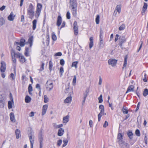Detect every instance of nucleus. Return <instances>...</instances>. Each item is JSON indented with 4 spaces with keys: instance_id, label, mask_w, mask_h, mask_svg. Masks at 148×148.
<instances>
[{
    "instance_id": "obj_1",
    "label": "nucleus",
    "mask_w": 148,
    "mask_h": 148,
    "mask_svg": "<svg viewBox=\"0 0 148 148\" xmlns=\"http://www.w3.org/2000/svg\"><path fill=\"white\" fill-rule=\"evenodd\" d=\"M27 12L28 14L29 15V17L32 18L34 16V7L32 3L29 4Z\"/></svg>"
},
{
    "instance_id": "obj_2",
    "label": "nucleus",
    "mask_w": 148,
    "mask_h": 148,
    "mask_svg": "<svg viewBox=\"0 0 148 148\" xmlns=\"http://www.w3.org/2000/svg\"><path fill=\"white\" fill-rule=\"evenodd\" d=\"M42 8V5L38 3L37 5L36 10L35 14V17L38 18L40 15Z\"/></svg>"
},
{
    "instance_id": "obj_3",
    "label": "nucleus",
    "mask_w": 148,
    "mask_h": 148,
    "mask_svg": "<svg viewBox=\"0 0 148 148\" xmlns=\"http://www.w3.org/2000/svg\"><path fill=\"white\" fill-rule=\"evenodd\" d=\"M45 86L47 90L50 91L53 89V85L51 81L48 80Z\"/></svg>"
},
{
    "instance_id": "obj_4",
    "label": "nucleus",
    "mask_w": 148,
    "mask_h": 148,
    "mask_svg": "<svg viewBox=\"0 0 148 148\" xmlns=\"http://www.w3.org/2000/svg\"><path fill=\"white\" fill-rule=\"evenodd\" d=\"M14 54L15 55L16 58H19L20 61L21 62L24 63L25 61L26 60L25 58L21 53H14Z\"/></svg>"
},
{
    "instance_id": "obj_5",
    "label": "nucleus",
    "mask_w": 148,
    "mask_h": 148,
    "mask_svg": "<svg viewBox=\"0 0 148 148\" xmlns=\"http://www.w3.org/2000/svg\"><path fill=\"white\" fill-rule=\"evenodd\" d=\"M73 29L74 34L75 35H77L78 33V29L77 22L76 21H74V22Z\"/></svg>"
},
{
    "instance_id": "obj_6",
    "label": "nucleus",
    "mask_w": 148,
    "mask_h": 148,
    "mask_svg": "<svg viewBox=\"0 0 148 148\" xmlns=\"http://www.w3.org/2000/svg\"><path fill=\"white\" fill-rule=\"evenodd\" d=\"M117 60L113 59H110L108 60V63L109 65H111L112 66L114 67L116 64Z\"/></svg>"
},
{
    "instance_id": "obj_7",
    "label": "nucleus",
    "mask_w": 148,
    "mask_h": 148,
    "mask_svg": "<svg viewBox=\"0 0 148 148\" xmlns=\"http://www.w3.org/2000/svg\"><path fill=\"white\" fill-rule=\"evenodd\" d=\"M1 66L0 68V70L1 72H4L6 70V64L4 61H1Z\"/></svg>"
},
{
    "instance_id": "obj_8",
    "label": "nucleus",
    "mask_w": 148,
    "mask_h": 148,
    "mask_svg": "<svg viewBox=\"0 0 148 148\" xmlns=\"http://www.w3.org/2000/svg\"><path fill=\"white\" fill-rule=\"evenodd\" d=\"M25 40L24 39H22L21 40L20 42H14L15 45H20L21 47H23L25 45Z\"/></svg>"
},
{
    "instance_id": "obj_9",
    "label": "nucleus",
    "mask_w": 148,
    "mask_h": 148,
    "mask_svg": "<svg viewBox=\"0 0 148 148\" xmlns=\"http://www.w3.org/2000/svg\"><path fill=\"white\" fill-rule=\"evenodd\" d=\"M121 6L120 5H118L116 6L114 12V14L116 15L117 13L118 12L119 14L121 12Z\"/></svg>"
},
{
    "instance_id": "obj_10",
    "label": "nucleus",
    "mask_w": 148,
    "mask_h": 148,
    "mask_svg": "<svg viewBox=\"0 0 148 148\" xmlns=\"http://www.w3.org/2000/svg\"><path fill=\"white\" fill-rule=\"evenodd\" d=\"M77 7H72L71 12L73 16L75 17L77 15Z\"/></svg>"
},
{
    "instance_id": "obj_11",
    "label": "nucleus",
    "mask_w": 148,
    "mask_h": 148,
    "mask_svg": "<svg viewBox=\"0 0 148 148\" xmlns=\"http://www.w3.org/2000/svg\"><path fill=\"white\" fill-rule=\"evenodd\" d=\"M29 140L31 144V148H33V145L34 142V136H32V135H29Z\"/></svg>"
},
{
    "instance_id": "obj_12",
    "label": "nucleus",
    "mask_w": 148,
    "mask_h": 148,
    "mask_svg": "<svg viewBox=\"0 0 148 148\" xmlns=\"http://www.w3.org/2000/svg\"><path fill=\"white\" fill-rule=\"evenodd\" d=\"M14 53H15L14 52H11V56L12 57V61L13 63V65L14 66H15L16 61L15 58V57H16V56L14 54Z\"/></svg>"
},
{
    "instance_id": "obj_13",
    "label": "nucleus",
    "mask_w": 148,
    "mask_h": 148,
    "mask_svg": "<svg viewBox=\"0 0 148 148\" xmlns=\"http://www.w3.org/2000/svg\"><path fill=\"white\" fill-rule=\"evenodd\" d=\"M119 45L121 46H122V44L125 41V37L124 36H121L119 38Z\"/></svg>"
},
{
    "instance_id": "obj_14",
    "label": "nucleus",
    "mask_w": 148,
    "mask_h": 148,
    "mask_svg": "<svg viewBox=\"0 0 148 148\" xmlns=\"http://www.w3.org/2000/svg\"><path fill=\"white\" fill-rule=\"evenodd\" d=\"M69 116L68 115L64 117L63 119V123L64 124H66V123L69 121Z\"/></svg>"
},
{
    "instance_id": "obj_15",
    "label": "nucleus",
    "mask_w": 148,
    "mask_h": 148,
    "mask_svg": "<svg viewBox=\"0 0 148 148\" xmlns=\"http://www.w3.org/2000/svg\"><path fill=\"white\" fill-rule=\"evenodd\" d=\"M62 21V18L60 15H59L58 16L57 18V25L58 27L60 26L61 24Z\"/></svg>"
},
{
    "instance_id": "obj_16",
    "label": "nucleus",
    "mask_w": 148,
    "mask_h": 148,
    "mask_svg": "<svg viewBox=\"0 0 148 148\" xmlns=\"http://www.w3.org/2000/svg\"><path fill=\"white\" fill-rule=\"evenodd\" d=\"M64 92L66 93H69L70 95H71L73 93L72 89L70 88L68 86L66 88Z\"/></svg>"
},
{
    "instance_id": "obj_17",
    "label": "nucleus",
    "mask_w": 148,
    "mask_h": 148,
    "mask_svg": "<svg viewBox=\"0 0 148 148\" xmlns=\"http://www.w3.org/2000/svg\"><path fill=\"white\" fill-rule=\"evenodd\" d=\"M43 133L41 132H40L38 135V139L40 143H43L44 139H43Z\"/></svg>"
},
{
    "instance_id": "obj_18",
    "label": "nucleus",
    "mask_w": 148,
    "mask_h": 148,
    "mask_svg": "<svg viewBox=\"0 0 148 148\" xmlns=\"http://www.w3.org/2000/svg\"><path fill=\"white\" fill-rule=\"evenodd\" d=\"M15 15L12 12L10 13V15L8 16V19L10 21H12L14 19Z\"/></svg>"
},
{
    "instance_id": "obj_19",
    "label": "nucleus",
    "mask_w": 148,
    "mask_h": 148,
    "mask_svg": "<svg viewBox=\"0 0 148 148\" xmlns=\"http://www.w3.org/2000/svg\"><path fill=\"white\" fill-rule=\"evenodd\" d=\"M70 5L71 7L77 6V3L76 0H70Z\"/></svg>"
},
{
    "instance_id": "obj_20",
    "label": "nucleus",
    "mask_w": 148,
    "mask_h": 148,
    "mask_svg": "<svg viewBox=\"0 0 148 148\" xmlns=\"http://www.w3.org/2000/svg\"><path fill=\"white\" fill-rule=\"evenodd\" d=\"M122 139V136L121 134L119 133L118 135L117 140L120 144H122L123 143Z\"/></svg>"
},
{
    "instance_id": "obj_21",
    "label": "nucleus",
    "mask_w": 148,
    "mask_h": 148,
    "mask_svg": "<svg viewBox=\"0 0 148 148\" xmlns=\"http://www.w3.org/2000/svg\"><path fill=\"white\" fill-rule=\"evenodd\" d=\"M10 116L11 121L13 122H15L16 120L14 113L13 112H11L10 114Z\"/></svg>"
},
{
    "instance_id": "obj_22",
    "label": "nucleus",
    "mask_w": 148,
    "mask_h": 148,
    "mask_svg": "<svg viewBox=\"0 0 148 148\" xmlns=\"http://www.w3.org/2000/svg\"><path fill=\"white\" fill-rule=\"evenodd\" d=\"M20 133L21 132L18 129L16 130L15 131V133L16 138L17 139H18L19 138L21 137V136Z\"/></svg>"
},
{
    "instance_id": "obj_23",
    "label": "nucleus",
    "mask_w": 148,
    "mask_h": 148,
    "mask_svg": "<svg viewBox=\"0 0 148 148\" xmlns=\"http://www.w3.org/2000/svg\"><path fill=\"white\" fill-rule=\"evenodd\" d=\"M134 86L133 85H131L127 89V90L126 92V93H127L129 92H130L132 91H133Z\"/></svg>"
},
{
    "instance_id": "obj_24",
    "label": "nucleus",
    "mask_w": 148,
    "mask_h": 148,
    "mask_svg": "<svg viewBox=\"0 0 148 148\" xmlns=\"http://www.w3.org/2000/svg\"><path fill=\"white\" fill-rule=\"evenodd\" d=\"M64 132V129L62 128H60L58 130V135L59 136H61L63 135Z\"/></svg>"
},
{
    "instance_id": "obj_25",
    "label": "nucleus",
    "mask_w": 148,
    "mask_h": 148,
    "mask_svg": "<svg viewBox=\"0 0 148 148\" xmlns=\"http://www.w3.org/2000/svg\"><path fill=\"white\" fill-rule=\"evenodd\" d=\"M72 100V97L70 95L69 96H68L67 97L64 101V103H68L70 102Z\"/></svg>"
},
{
    "instance_id": "obj_26",
    "label": "nucleus",
    "mask_w": 148,
    "mask_h": 148,
    "mask_svg": "<svg viewBox=\"0 0 148 148\" xmlns=\"http://www.w3.org/2000/svg\"><path fill=\"white\" fill-rule=\"evenodd\" d=\"M90 43L89 47L90 49L93 46V38L92 37H90L89 39Z\"/></svg>"
},
{
    "instance_id": "obj_27",
    "label": "nucleus",
    "mask_w": 148,
    "mask_h": 148,
    "mask_svg": "<svg viewBox=\"0 0 148 148\" xmlns=\"http://www.w3.org/2000/svg\"><path fill=\"white\" fill-rule=\"evenodd\" d=\"M33 41V37L32 36L30 37L28 40V43L29 44V46L30 47H31L32 45Z\"/></svg>"
},
{
    "instance_id": "obj_28",
    "label": "nucleus",
    "mask_w": 148,
    "mask_h": 148,
    "mask_svg": "<svg viewBox=\"0 0 148 148\" xmlns=\"http://www.w3.org/2000/svg\"><path fill=\"white\" fill-rule=\"evenodd\" d=\"M37 20H34L32 21V29L33 30L35 29L36 28Z\"/></svg>"
},
{
    "instance_id": "obj_29",
    "label": "nucleus",
    "mask_w": 148,
    "mask_h": 148,
    "mask_svg": "<svg viewBox=\"0 0 148 148\" xmlns=\"http://www.w3.org/2000/svg\"><path fill=\"white\" fill-rule=\"evenodd\" d=\"M31 98L28 96H26L25 98V101L26 103H29L31 101Z\"/></svg>"
},
{
    "instance_id": "obj_30",
    "label": "nucleus",
    "mask_w": 148,
    "mask_h": 148,
    "mask_svg": "<svg viewBox=\"0 0 148 148\" xmlns=\"http://www.w3.org/2000/svg\"><path fill=\"white\" fill-rule=\"evenodd\" d=\"M99 109L100 111V112L104 113V106L103 105H101L99 106Z\"/></svg>"
},
{
    "instance_id": "obj_31",
    "label": "nucleus",
    "mask_w": 148,
    "mask_h": 148,
    "mask_svg": "<svg viewBox=\"0 0 148 148\" xmlns=\"http://www.w3.org/2000/svg\"><path fill=\"white\" fill-rule=\"evenodd\" d=\"M127 135L129 138L131 139L132 138L133 134L131 131H129L127 133Z\"/></svg>"
},
{
    "instance_id": "obj_32",
    "label": "nucleus",
    "mask_w": 148,
    "mask_h": 148,
    "mask_svg": "<svg viewBox=\"0 0 148 148\" xmlns=\"http://www.w3.org/2000/svg\"><path fill=\"white\" fill-rule=\"evenodd\" d=\"M12 101H9L8 103V108L9 109H10L12 108V104L13 103Z\"/></svg>"
},
{
    "instance_id": "obj_33",
    "label": "nucleus",
    "mask_w": 148,
    "mask_h": 148,
    "mask_svg": "<svg viewBox=\"0 0 148 148\" xmlns=\"http://www.w3.org/2000/svg\"><path fill=\"white\" fill-rule=\"evenodd\" d=\"M104 113L100 112L98 115V121L99 122L101 120V119L102 116L104 114Z\"/></svg>"
},
{
    "instance_id": "obj_34",
    "label": "nucleus",
    "mask_w": 148,
    "mask_h": 148,
    "mask_svg": "<svg viewBox=\"0 0 148 148\" xmlns=\"http://www.w3.org/2000/svg\"><path fill=\"white\" fill-rule=\"evenodd\" d=\"M78 63V62L77 61H75L72 63L71 67H75V69H77V64Z\"/></svg>"
},
{
    "instance_id": "obj_35",
    "label": "nucleus",
    "mask_w": 148,
    "mask_h": 148,
    "mask_svg": "<svg viewBox=\"0 0 148 148\" xmlns=\"http://www.w3.org/2000/svg\"><path fill=\"white\" fill-rule=\"evenodd\" d=\"M51 37L52 39L54 41H56L57 40V37L54 32H52L51 34Z\"/></svg>"
},
{
    "instance_id": "obj_36",
    "label": "nucleus",
    "mask_w": 148,
    "mask_h": 148,
    "mask_svg": "<svg viewBox=\"0 0 148 148\" xmlns=\"http://www.w3.org/2000/svg\"><path fill=\"white\" fill-rule=\"evenodd\" d=\"M5 23V21L3 17H0V27L2 26Z\"/></svg>"
},
{
    "instance_id": "obj_37",
    "label": "nucleus",
    "mask_w": 148,
    "mask_h": 148,
    "mask_svg": "<svg viewBox=\"0 0 148 148\" xmlns=\"http://www.w3.org/2000/svg\"><path fill=\"white\" fill-rule=\"evenodd\" d=\"M127 56H125L124 58V63L123 65V69H124V67H125L127 65Z\"/></svg>"
},
{
    "instance_id": "obj_38",
    "label": "nucleus",
    "mask_w": 148,
    "mask_h": 148,
    "mask_svg": "<svg viewBox=\"0 0 148 148\" xmlns=\"http://www.w3.org/2000/svg\"><path fill=\"white\" fill-rule=\"evenodd\" d=\"M29 49L28 47H26L25 49V55L27 56H29Z\"/></svg>"
},
{
    "instance_id": "obj_39",
    "label": "nucleus",
    "mask_w": 148,
    "mask_h": 148,
    "mask_svg": "<svg viewBox=\"0 0 148 148\" xmlns=\"http://www.w3.org/2000/svg\"><path fill=\"white\" fill-rule=\"evenodd\" d=\"M49 69L50 71H51L52 69L53 63L51 61H50L49 63Z\"/></svg>"
},
{
    "instance_id": "obj_40",
    "label": "nucleus",
    "mask_w": 148,
    "mask_h": 148,
    "mask_svg": "<svg viewBox=\"0 0 148 148\" xmlns=\"http://www.w3.org/2000/svg\"><path fill=\"white\" fill-rule=\"evenodd\" d=\"M100 16L99 15H97L96 17L95 21L96 23L97 24L99 23Z\"/></svg>"
},
{
    "instance_id": "obj_41",
    "label": "nucleus",
    "mask_w": 148,
    "mask_h": 148,
    "mask_svg": "<svg viewBox=\"0 0 148 148\" xmlns=\"http://www.w3.org/2000/svg\"><path fill=\"white\" fill-rule=\"evenodd\" d=\"M143 94L145 97L147 96L148 95V89H145L143 93Z\"/></svg>"
},
{
    "instance_id": "obj_42",
    "label": "nucleus",
    "mask_w": 148,
    "mask_h": 148,
    "mask_svg": "<svg viewBox=\"0 0 148 148\" xmlns=\"http://www.w3.org/2000/svg\"><path fill=\"white\" fill-rule=\"evenodd\" d=\"M122 111L124 114H127L128 113V111L126 108H124L123 107L122 109Z\"/></svg>"
},
{
    "instance_id": "obj_43",
    "label": "nucleus",
    "mask_w": 148,
    "mask_h": 148,
    "mask_svg": "<svg viewBox=\"0 0 148 148\" xmlns=\"http://www.w3.org/2000/svg\"><path fill=\"white\" fill-rule=\"evenodd\" d=\"M99 102L101 103L103 102L102 95L101 94L98 98Z\"/></svg>"
},
{
    "instance_id": "obj_44",
    "label": "nucleus",
    "mask_w": 148,
    "mask_h": 148,
    "mask_svg": "<svg viewBox=\"0 0 148 148\" xmlns=\"http://www.w3.org/2000/svg\"><path fill=\"white\" fill-rule=\"evenodd\" d=\"M44 101L45 103H47L48 101V99L46 95H45L44 96Z\"/></svg>"
},
{
    "instance_id": "obj_45",
    "label": "nucleus",
    "mask_w": 148,
    "mask_h": 148,
    "mask_svg": "<svg viewBox=\"0 0 148 148\" xmlns=\"http://www.w3.org/2000/svg\"><path fill=\"white\" fill-rule=\"evenodd\" d=\"M64 144L63 145V147H64L67 144L68 142V140L67 139H64L63 140Z\"/></svg>"
},
{
    "instance_id": "obj_46",
    "label": "nucleus",
    "mask_w": 148,
    "mask_h": 148,
    "mask_svg": "<svg viewBox=\"0 0 148 148\" xmlns=\"http://www.w3.org/2000/svg\"><path fill=\"white\" fill-rule=\"evenodd\" d=\"M88 92L89 90H86L85 92L84 93V97H86L88 95Z\"/></svg>"
},
{
    "instance_id": "obj_47",
    "label": "nucleus",
    "mask_w": 148,
    "mask_h": 148,
    "mask_svg": "<svg viewBox=\"0 0 148 148\" xmlns=\"http://www.w3.org/2000/svg\"><path fill=\"white\" fill-rule=\"evenodd\" d=\"M125 28V25L123 24L122 25L119 27V29L120 30H122Z\"/></svg>"
},
{
    "instance_id": "obj_48",
    "label": "nucleus",
    "mask_w": 148,
    "mask_h": 148,
    "mask_svg": "<svg viewBox=\"0 0 148 148\" xmlns=\"http://www.w3.org/2000/svg\"><path fill=\"white\" fill-rule=\"evenodd\" d=\"M66 16L67 19H70V14L69 11H68L66 13Z\"/></svg>"
},
{
    "instance_id": "obj_49",
    "label": "nucleus",
    "mask_w": 148,
    "mask_h": 148,
    "mask_svg": "<svg viewBox=\"0 0 148 148\" xmlns=\"http://www.w3.org/2000/svg\"><path fill=\"white\" fill-rule=\"evenodd\" d=\"M60 73L62 75L64 73V69L62 67H61L60 69Z\"/></svg>"
},
{
    "instance_id": "obj_50",
    "label": "nucleus",
    "mask_w": 148,
    "mask_h": 148,
    "mask_svg": "<svg viewBox=\"0 0 148 148\" xmlns=\"http://www.w3.org/2000/svg\"><path fill=\"white\" fill-rule=\"evenodd\" d=\"M45 64L44 63H42L41 64L40 69H39V71H41L44 69V66Z\"/></svg>"
},
{
    "instance_id": "obj_51",
    "label": "nucleus",
    "mask_w": 148,
    "mask_h": 148,
    "mask_svg": "<svg viewBox=\"0 0 148 148\" xmlns=\"http://www.w3.org/2000/svg\"><path fill=\"white\" fill-rule=\"evenodd\" d=\"M64 63L65 62L64 59H62L60 60V63L61 65L63 66L64 64Z\"/></svg>"
},
{
    "instance_id": "obj_52",
    "label": "nucleus",
    "mask_w": 148,
    "mask_h": 148,
    "mask_svg": "<svg viewBox=\"0 0 148 148\" xmlns=\"http://www.w3.org/2000/svg\"><path fill=\"white\" fill-rule=\"evenodd\" d=\"M147 3H144V4L143 6V9L147 10Z\"/></svg>"
},
{
    "instance_id": "obj_53",
    "label": "nucleus",
    "mask_w": 148,
    "mask_h": 148,
    "mask_svg": "<svg viewBox=\"0 0 148 148\" xmlns=\"http://www.w3.org/2000/svg\"><path fill=\"white\" fill-rule=\"evenodd\" d=\"M76 77L75 75H74V77H73V85L75 84L76 82Z\"/></svg>"
},
{
    "instance_id": "obj_54",
    "label": "nucleus",
    "mask_w": 148,
    "mask_h": 148,
    "mask_svg": "<svg viewBox=\"0 0 148 148\" xmlns=\"http://www.w3.org/2000/svg\"><path fill=\"white\" fill-rule=\"evenodd\" d=\"M62 143V140H59L57 142V145L58 146H60Z\"/></svg>"
},
{
    "instance_id": "obj_55",
    "label": "nucleus",
    "mask_w": 148,
    "mask_h": 148,
    "mask_svg": "<svg viewBox=\"0 0 148 148\" xmlns=\"http://www.w3.org/2000/svg\"><path fill=\"white\" fill-rule=\"evenodd\" d=\"M62 55V53L61 52H58L56 53L55 54V56H60Z\"/></svg>"
},
{
    "instance_id": "obj_56",
    "label": "nucleus",
    "mask_w": 148,
    "mask_h": 148,
    "mask_svg": "<svg viewBox=\"0 0 148 148\" xmlns=\"http://www.w3.org/2000/svg\"><path fill=\"white\" fill-rule=\"evenodd\" d=\"M33 90H32V87L31 85V84H29L28 86V91H32Z\"/></svg>"
},
{
    "instance_id": "obj_57",
    "label": "nucleus",
    "mask_w": 148,
    "mask_h": 148,
    "mask_svg": "<svg viewBox=\"0 0 148 148\" xmlns=\"http://www.w3.org/2000/svg\"><path fill=\"white\" fill-rule=\"evenodd\" d=\"M48 108V106L47 105H44L43 106L42 110H47Z\"/></svg>"
},
{
    "instance_id": "obj_58",
    "label": "nucleus",
    "mask_w": 148,
    "mask_h": 148,
    "mask_svg": "<svg viewBox=\"0 0 148 148\" xmlns=\"http://www.w3.org/2000/svg\"><path fill=\"white\" fill-rule=\"evenodd\" d=\"M10 77L12 78V80H14L15 79V77L13 73H12L10 75Z\"/></svg>"
},
{
    "instance_id": "obj_59",
    "label": "nucleus",
    "mask_w": 148,
    "mask_h": 148,
    "mask_svg": "<svg viewBox=\"0 0 148 148\" xmlns=\"http://www.w3.org/2000/svg\"><path fill=\"white\" fill-rule=\"evenodd\" d=\"M108 125V123L107 121H105L103 125V127H106Z\"/></svg>"
},
{
    "instance_id": "obj_60",
    "label": "nucleus",
    "mask_w": 148,
    "mask_h": 148,
    "mask_svg": "<svg viewBox=\"0 0 148 148\" xmlns=\"http://www.w3.org/2000/svg\"><path fill=\"white\" fill-rule=\"evenodd\" d=\"M102 80L101 77V76H99V84L100 85H101L102 84Z\"/></svg>"
},
{
    "instance_id": "obj_61",
    "label": "nucleus",
    "mask_w": 148,
    "mask_h": 148,
    "mask_svg": "<svg viewBox=\"0 0 148 148\" xmlns=\"http://www.w3.org/2000/svg\"><path fill=\"white\" fill-rule=\"evenodd\" d=\"M146 74L145 73L144 74V77L143 79V81L145 82H147V79H146Z\"/></svg>"
},
{
    "instance_id": "obj_62",
    "label": "nucleus",
    "mask_w": 148,
    "mask_h": 148,
    "mask_svg": "<svg viewBox=\"0 0 148 148\" xmlns=\"http://www.w3.org/2000/svg\"><path fill=\"white\" fill-rule=\"evenodd\" d=\"M53 126L55 128H59L58 125H57L56 123H54L53 124Z\"/></svg>"
},
{
    "instance_id": "obj_63",
    "label": "nucleus",
    "mask_w": 148,
    "mask_h": 148,
    "mask_svg": "<svg viewBox=\"0 0 148 148\" xmlns=\"http://www.w3.org/2000/svg\"><path fill=\"white\" fill-rule=\"evenodd\" d=\"M65 23L64 21H63L62 24L61 26L60 29V31L61 29V28H63L65 27Z\"/></svg>"
},
{
    "instance_id": "obj_64",
    "label": "nucleus",
    "mask_w": 148,
    "mask_h": 148,
    "mask_svg": "<svg viewBox=\"0 0 148 148\" xmlns=\"http://www.w3.org/2000/svg\"><path fill=\"white\" fill-rule=\"evenodd\" d=\"M36 88L38 90H41V88L40 87V85L38 84H36Z\"/></svg>"
}]
</instances>
